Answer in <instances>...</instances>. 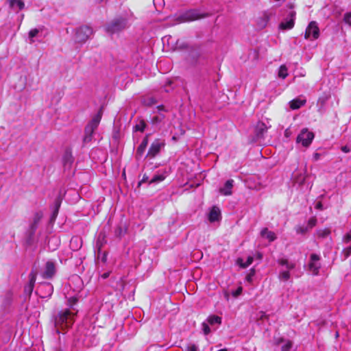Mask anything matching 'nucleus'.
<instances>
[{
	"label": "nucleus",
	"instance_id": "12",
	"mask_svg": "<svg viewBox=\"0 0 351 351\" xmlns=\"http://www.w3.org/2000/svg\"><path fill=\"white\" fill-rule=\"evenodd\" d=\"M296 13L291 10L287 16L279 25V28L282 30L291 29L294 27Z\"/></svg>",
	"mask_w": 351,
	"mask_h": 351
},
{
	"label": "nucleus",
	"instance_id": "22",
	"mask_svg": "<svg viewBox=\"0 0 351 351\" xmlns=\"http://www.w3.org/2000/svg\"><path fill=\"white\" fill-rule=\"evenodd\" d=\"M261 235L263 238L267 239L269 242H272L276 239L275 233L269 230L267 228L261 230Z\"/></svg>",
	"mask_w": 351,
	"mask_h": 351
},
{
	"label": "nucleus",
	"instance_id": "44",
	"mask_svg": "<svg viewBox=\"0 0 351 351\" xmlns=\"http://www.w3.org/2000/svg\"><path fill=\"white\" fill-rule=\"evenodd\" d=\"M60 206V201L59 199H56V208L53 213V215L54 217H56L57 216Z\"/></svg>",
	"mask_w": 351,
	"mask_h": 351
},
{
	"label": "nucleus",
	"instance_id": "32",
	"mask_svg": "<svg viewBox=\"0 0 351 351\" xmlns=\"http://www.w3.org/2000/svg\"><path fill=\"white\" fill-rule=\"evenodd\" d=\"M39 32L40 30L37 28L32 29L29 32V43L32 44L34 42V38L38 35Z\"/></svg>",
	"mask_w": 351,
	"mask_h": 351
},
{
	"label": "nucleus",
	"instance_id": "23",
	"mask_svg": "<svg viewBox=\"0 0 351 351\" xmlns=\"http://www.w3.org/2000/svg\"><path fill=\"white\" fill-rule=\"evenodd\" d=\"M305 103H306L305 99L297 98V99H294L292 101H291L289 102V104H290V108L292 110H296V109L300 108L303 105H304Z\"/></svg>",
	"mask_w": 351,
	"mask_h": 351
},
{
	"label": "nucleus",
	"instance_id": "49",
	"mask_svg": "<svg viewBox=\"0 0 351 351\" xmlns=\"http://www.w3.org/2000/svg\"><path fill=\"white\" fill-rule=\"evenodd\" d=\"M341 151L345 153H348L350 152V149L348 146H343L341 147Z\"/></svg>",
	"mask_w": 351,
	"mask_h": 351
},
{
	"label": "nucleus",
	"instance_id": "26",
	"mask_svg": "<svg viewBox=\"0 0 351 351\" xmlns=\"http://www.w3.org/2000/svg\"><path fill=\"white\" fill-rule=\"evenodd\" d=\"M63 163L65 167H70L73 163V157L70 152H66L64 154Z\"/></svg>",
	"mask_w": 351,
	"mask_h": 351
},
{
	"label": "nucleus",
	"instance_id": "48",
	"mask_svg": "<svg viewBox=\"0 0 351 351\" xmlns=\"http://www.w3.org/2000/svg\"><path fill=\"white\" fill-rule=\"evenodd\" d=\"M80 241V239L78 237H73L71 240V245L73 246L74 243H78Z\"/></svg>",
	"mask_w": 351,
	"mask_h": 351
},
{
	"label": "nucleus",
	"instance_id": "1",
	"mask_svg": "<svg viewBox=\"0 0 351 351\" xmlns=\"http://www.w3.org/2000/svg\"><path fill=\"white\" fill-rule=\"evenodd\" d=\"M75 315L76 314L69 309H64L59 311L54 316L56 332L57 334H60L61 332L64 333L73 324Z\"/></svg>",
	"mask_w": 351,
	"mask_h": 351
},
{
	"label": "nucleus",
	"instance_id": "17",
	"mask_svg": "<svg viewBox=\"0 0 351 351\" xmlns=\"http://www.w3.org/2000/svg\"><path fill=\"white\" fill-rule=\"evenodd\" d=\"M234 184L233 180H228L226 182L223 186L219 189V193L223 195H230Z\"/></svg>",
	"mask_w": 351,
	"mask_h": 351
},
{
	"label": "nucleus",
	"instance_id": "13",
	"mask_svg": "<svg viewBox=\"0 0 351 351\" xmlns=\"http://www.w3.org/2000/svg\"><path fill=\"white\" fill-rule=\"evenodd\" d=\"M319 256L315 254L311 255V260L308 265L309 270L313 273V275H317L319 271L321 265L319 262Z\"/></svg>",
	"mask_w": 351,
	"mask_h": 351
},
{
	"label": "nucleus",
	"instance_id": "35",
	"mask_svg": "<svg viewBox=\"0 0 351 351\" xmlns=\"http://www.w3.org/2000/svg\"><path fill=\"white\" fill-rule=\"evenodd\" d=\"M11 300H12V296H11V294L8 293L4 298H3V306L4 308H6L8 307L10 303H11Z\"/></svg>",
	"mask_w": 351,
	"mask_h": 351
},
{
	"label": "nucleus",
	"instance_id": "30",
	"mask_svg": "<svg viewBox=\"0 0 351 351\" xmlns=\"http://www.w3.org/2000/svg\"><path fill=\"white\" fill-rule=\"evenodd\" d=\"M39 217H36L34 219V221L33 223L31 224L30 226V235H29V237H31L36 232V230L37 228V226H38V221H39Z\"/></svg>",
	"mask_w": 351,
	"mask_h": 351
},
{
	"label": "nucleus",
	"instance_id": "38",
	"mask_svg": "<svg viewBox=\"0 0 351 351\" xmlns=\"http://www.w3.org/2000/svg\"><path fill=\"white\" fill-rule=\"evenodd\" d=\"M308 230H309L308 227L306 226H298L296 228V232L298 234H304L306 233Z\"/></svg>",
	"mask_w": 351,
	"mask_h": 351
},
{
	"label": "nucleus",
	"instance_id": "39",
	"mask_svg": "<svg viewBox=\"0 0 351 351\" xmlns=\"http://www.w3.org/2000/svg\"><path fill=\"white\" fill-rule=\"evenodd\" d=\"M316 223H317V219H316V217H313L310 218L309 220L308 221V224L306 226H308V229L311 230L314 226H316Z\"/></svg>",
	"mask_w": 351,
	"mask_h": 351
},
{
	"label": "nucleus",
	"instance_id": "19",
	"mask_svg": "<svg viewBox=\"0 0 351 351\" xmlns=\"http://www.w3.org/2000/svg\"><path fill=\"white\" fill-rule=\"evenodd\" d=\"M162 41L163 45H165L166 43L169 46V48L171 49H176L177 48L181 47L182 46H178V42L177 41L176 43H174L175 40L174 38L171 36H164L162 38Z\"/></svg>",
	"mask_w": 351,
	"mask_h": 351
},
{
	"label": "nucleus",
	"instance_id": "3",
	"mask_svg": "<svg viewBox=\"0 0 351 351\" xmlns=\"http://www.w3.org/2000/svg\"><path fill=\"white\" fill-rule=\"evenodd\" d=\"M162 106H158V113L151 118V125L154 131L167 132L170 127V121L163 112Z\"/></svg>",
	"mask_w": 351,
	"mask_h": 351
},
{
	"label": "nucleus",
	"instance_id": "27",
	"mask_svg": "<svg viewBox=\"0 0 351 351\" xmlns=\"http://www.w3.org/2000/svg\"><path fill=\"white\" fill-rule=\"evenodd\" d=\"M330 234V230L329 228L319 229L316 232V234L319 238H326Z\"/></svg>",
	"mask_w": 351,
	"mask_h": 351
},
{
	"label": "nucleus",
	"instance_id": "8",
	"mask_svg": "<svg viewBox=\"0 0 351 351\" xmlns=\"http://www.w3.org/2000/svg\"><path fill=\"white\" fill-rule=\"evenodd\" d=\"M278 263L282 266H285L287 270L281 271L279 273L278 278L280 280L287 281L290 278L289 270L295 268V264L292 262H289L287 259L281 258L278 261Z\"/></svg>",
	"mask_w": 351,
	"mask_h": 351
},
{
	"label": "nucleus",
	"instance_id": "15",
	"mask_svg": "<svg viewBox=\"0 0 351 351\" xmlns=\"http://www.w3.org/2000/svg\"><path fill=\"white\" fill-rule=\"evenodd\" d=\"M38 291L40 293L41 298H47L53 293V287L51 283H43L39 286Z\"/></svg>",
	"mask_w": 351,
	"mask_h": 351
},
{
	"label": "nucleus",
	"instance_id": "42",
	"mask_svg": "<svg viewBox=\"0 0 351 351\" xmlns=\"http://www.w3.org/2000/svg\"><path fill=\"white\" fill-rule=\"evenodd\" d=\"M255 275V269L254 268L251 269L250 272L246 276V280L249 282H252L253 280V277Z\"/></svg>",
	"mask_w": 351,
	"mask_h": 351
},
{
	"label": "nucleus",
	"instance_id": "43",
	"mask_svg": "<svg viewBox=\"0 0 351 351\" xmlns=\"http://www.w3.org/2000/svg\"><path fill=\"white\" fill-rule=\"evenodd\" d=\"M292 346V343L290 341H287L282 346V351H289Z\"/></svg>",
	"mask_w": 351,
	"mask_h": 351
},
{
	"label": "nucleus",
	"instance_id": "41",
	"mask_svg": "<svg viewBox=\"0 0 351 351\" xmlns=\"http://www.w3.org/2000/svg\"><path fill=\"white\" fill-rule=\"evenodd\" d=\"M202 329L204 333V335H208L210 332V328L209 327V324L204 322L202 324Z\"/></svg>",
	"mask_w": 351,
	"mask_h": 351
},
{
	"label": "nucleus",
	"instance_id": "45",
	"mask_svg": "<svg viewBox=\"0 0 351 351\" xmlns=\"http://www.w3.org/2000/svg\"><path fill=\"white\" fill-rule=\"evenodd\" d=\"M343 20L346 23L351 25V12L345 14Z\"/></svg>",
	"mask_w": 351,
	"mask_h": 351
},
{
	"label": "nucleus",
	"instance_id": "51",
	"mask_svg": "<svg viewBox=\"0 0 351 351\" xmlns=\"http://www.w3.org/2000/svg\"><path fill=\"white\" fill-rule=\"evenodd\" d=\"M110 273L109 272H105L103 274H101V278L104 279H106L109 277Z\"/></svg>",
	"mask_w": 351,
	"mask_h": 351
},
{
	"label": "nucleus",
	"instance_id": "4",
	"mask_svg": "<svg viewBox=\"0 0 351 351\" xmlns=\"http://www.w3.org/2000/svg\"><path fill=\"white\" fill-rule=\"evenodd\" d=\"M207 14L202 13L198 10H189L176 18V22L174 24L182 22H189L206 16Z\"/></svg>",
	"mask_w": 351,
	"mask_h": 351
},
{
	"label": "nucleus",
	"instance_id": "7",
	"mask_svg": "<svg viewBox=\"0 0 351 351\" xmlns=\"http://www.w3.org/2000/svg\"><path fill=\"white\" fill-rule=\"evenodd\" d=\"M270 126H267L265 123L259 121L257 123L254 132V135L250 139L251 143H259L261 140L264 139L265 134L267 132L268 128Z\"/></svg>",
	"mask_w": 351,
	"mask_h": 351
},
{
	"label": "nucleus",
	"instance_id": "56",
	"mask_svg": "<svg viewBox=\"0 0 351 351\" xmlns=\"http://www.w3.org/2000/svg\"><path fill=\"white\" fill-rule=\"evenodd\" d=\"M258 258H261V254H258Z\"/></svg>",
	"mask_w": 351,
	"mask_h": 351
},
{
	"label": "nucleus",
	"instance_id": "29",
	"mask_svg": "<svg viewBox=\"0 0 351 351\" xmlns=\"http://www.w3.org/2000/svg\"><path fill=\"white\" fill-rule=\"evenodd\" d=\"M126 231H127V228H126L125 226L120 225L116 228L114 233H115L116 237L120 238V237H123V235H125V234L126 233Z\"/></svg>",
	"mask_w": 351,
	"mask_h": 351
},
{
	"label": "nucleus",
	"instance_id": "36",
	"mask_svg": "<svg viewBox=\"0 0 351 351\" xmlns=\"http://www.w3.org/2000/svg\"><path fill=\"white\" fill-rule=\"evenodd\" d=\"M146 128V123L143 120H141L138 123H137L134 129L136 131L143 132Z\"/></svg>",
	"mask_w": 351,
	"mask_h": 351
},
{
	"label": "nucleus",
	"instance_id": "55",
	"mask_svg": "<svg viewBox=\"0 0 351 351\" xmlns=\"http://www.w3.org/2000/svg\"><path fill=\"white\" fill-rule=\"evenodd\" d=\"M77 248H78V246L77 245L75 248H73V250H77Z\"/></svg>",
	"mask_w": 351,
	"mask_h": 351
},
{
	"label": "nucleus",
	"instance_id": "54",
	"mask_svg": "<svg viewBox=\"0 0 351 351\" xmlns=\"http://www.w3.org/2000/svg\"><path fill=\"white\" fill-rule=\"evenodd\" d=\"M75 278L77 280H80V278L79 276H76Z\"/></svg>",
	"mask_w": 351,
	"mask_h": 351
},
{
	"label": "nucleus",
	"instance_id": "28",
	"mask_svg": "<svg viewBox=\"0 0 351 351\" xmlns=\"http://www.w3.org/2000/svg\"><path fill=\"white\" fill-rule=\"evenodd\" d=\"M253 260H254V258L252 256H248L247 258V261L245 263L243 262L242 258H239L237 260V262L241 267L246 268L252 263Z\"/></svg>",
	"mask_w": 351,
	"mask_h": 351
},
{
	"label": "nucleus",
	"instance_id": "14",
	"mask_svg": "<svg viewBox=\"0 0 351 351\" xmlns=\"http://www.w3.org/2000/svg\"><path fill=\"white\" fill-rule=\"evenodd\" d=\"M56 269L55 263L49 261L46 263L44 271L43 272V278L45 279L51 278L56 274Z\"/></svg>",
	"mask_w": 351,
	"mask_h": 351
},
{
	"label": "nucleus",
	"instance_id": "2",
	"mask_svg": "<svg viewBox=\"0 0 351 351\" xmlns=\"http://www.w3.org/2000/svg\"><path fill=\"white\" fill-rule=\"evenodd\" d=\"M131 16V14H125L116 17L106 25V31L108 34H113L125 29L130 25Z\"/></svg>",
	"mask_w": 351,
	"mask_h": 351
},
{
	"label": "nucleus",
	"instance_id": "47",
	"mask_svg": "<svg viewBox=\"0 0 351 351\" xmlns=\"http://www.w3.org/2000/svg\"><path fill=\"white\" fill-rule=\"evenodd\" d=\"M315 208L318 209V210H323L324 207H323L322 203L321 202H317V204L315 205Z\"/></svg>",
	"mask_w": 351,
	"mask_h": 351
},
{
	"label": "nucleus",
	"instance_id": "53",
	"mask_svg": "<svg viewBox=\"0 0 351 351\" xmlns=\"http://www.w3.org/2000/svg\"><path fill=\"white\" fill-rule=\"evenodd\" d=\"M319 156H320V155H319V154H318V153L315 154H314V158H315V160H318V159L319 158Z\"/></svg>",
	"mask_w": 351,
	"mask_h": 351
},
{
	"label": "nucleus",
	"instance_id": "16",
	"mask_svg": "<svg viewBox=\"0 0 351 351\" xmlns=\"http://www.w3.org/2000/svg\"><path fill=\"white\" fill-rule=\"evenodd\" d=\"M169 173V170L165 169L163 170L158 171L156 175L152 178L149 182V184L152 183H159L163 181L166 177L168 176Z\"/></svg>",
	"mask_w": 351,
	"mask_h": 351
},
{
	"label": "nucleus",
	"instance_id": "11",
	"mask_svg": "<svg viewBox=\"0 0 351 351\" xmlns=\"http://www.w3.org/2000/svg\"><path fill=\"white\" fill-rule=\"evenodd\" d=\"M314 138V134L309 132L308 129L304 128L297 137V142L302 143L304 147H308Z\"/></svg>",
	"mask_w": 351,
	"mask_h": 351
},
{
	"label": "nucleus",
	"instance_id": "31",
	"mask_svg": "<svg viewBox=\"0 0 351 351\" xmlns=\"http://www.w3.org/2000/svg\"><path fill=\"white\" fill-rule=\"evenodd\" d=\"M269 20V15L267 13H264L263 16L261 18V21L258 22V25L261 27L266 26L267 22Z\"/></svg>",
	"mask_w": 351,
	"mask_h": 351
},
{
	"label": "nucleus",
	"instance_id": "20",
	"mask_svg": "<svg viewBox=\"0 0 351 351\" xmlns=\"http://www.w3.org/2000/svg\"><path fill=\"white\" fill-rule=\"evenodd\" d=\"M149 136V134H146L145 136L144 137V138L143 139L142 142L138 147V148L136 149V155L137 156H141L144 154L145 149L148 145Z\"/></svg>",
	"mask_w": 351,
	"mask_h": 351
},
{
	"label": "nucleus",
	"instance_id": "25",
	"mask_svg": "<svg viewBox=\"0 0 351 351\" xmlns=\"http://www.w3.org/2000/svg\"><path fill=\"white\" fill-rule=\"evenodd\" d=\"M36 274L31 273L29 276V283L28 286L25 288V292H28L29 294L32 292L34 283L36 282Z\"/></svg>",
	"mask_w": 351,
	"mask_h": 351
},
{
	"label": "nucleus",
	"instance_id": "40",
	"mask_svg": "<svg viewBox=\"0 0 351 351\" xmlns=\"http://www.w3.org/2000/svg\"><path fill=\"white\" fill-rule=\"evenodd\" d=\"M343 242L345 244H351V230L347 232L343 237Z\"/></svg>",
	"mask_w": 351,
	"mask_h": 351
},
{
	"label": "nucleus",
	"instance_id": "6",
	"mask_svg": "<svg viewBox=\"0 0 351 351\" xmlns=\"http://www.w3.org/2000/svg\"><path fill=\"white\" fill-rule=\"evenodd\" d=\"M93 34L92 28L87 25L78 27L75 30V41L77 43H84Z\"/></svg>",
	"mask_w": 351,
	"mask_h": 351
},
{
	"label": "nucleus",
	"instance_id": "50",
	"mask_svg": "<svg viewBox=\"0 0 351 351\" xmlns=\"http://www.w3.org/2000/svg\"><path fill=\"white\" fill-rule=\"evenodd\" d=\"M148 176H147L146 175H144L143 177V179L140 182V184L142 183V182H148Z\"/></svg>",
	"mask_w": 351,
	"mask_h": 351
},
{
	"label": "nucleus",
	"instance_id": "10",
	"mask_svg": "<svg viewBox=\"0 0 351 351\" xmlns=\"http://www.w3.org/2000/svg\"><path fill=\"white\" fill-rule=\"evenodd\" d=\"M165 140L157 138L156 139L151 145L148 152L147 154V157L149 158H154L156 155L159 154L160 150L165 147Z\"/></svg>",
	"mask_w": 351,
	"mask_h": 351
},
{
	"label": "nucleus",
	"instance_id": "46",
	"mask_svg": "<svg viewBox=\"0 0 351 351\" xmlns=\"http://www.w3.org/2000/svg\"><path fill=\"white\" fill-rule=\"evenodd\" d=\"M186 351H197V347L195 344L188 346Z\"/></svg>",
	"mask_w": 351,
	"mask_h": 351
},
{
	"label": "nucleus",
	"instance_id": "21",
	"mask_svg": "<svg viewBox=\"0 0 351 351\" xmlns=\"http://www.w3.org/2000/svg\"><path fill=\"white\" fill-rule=\"evenodd\" d=\"M220 210L219 208L214 206L210 210L208 215V219L210 222L219 221L220 219Z\"/></svg>",
	"mask_w": 351,
	"mask_h": 351
},
{
	"label": "nucleus",
	"instance_id": "52",
	"mask_svg": "<svg viewBox=\"0 0 351 351\" xmlns=\"http://www.w3.org/2000/svg\"><path fill=\"white\" fill-rule=\"evenodd\" d=\"M241 291H242V288L241 287L239 288L237 290V291L235 292L234 295L235 296L239 295L241 293Z\"/></svg>",
	"mask_w": 351,
	"mask_h": 351
},
{
	"label": "nucleus",
	"instance_id": "34",
	"mask_svg": "<svg viewBox=\"0 0 351 351\" xmlns=\"http://www.w3.org/2000/svg\"><path fill=\"white\" fill-rule=\"evenodd\" d=\"M153 3L156 10L160 11L165 5L164 0H153Z\"/></svg>",
	"mask_w": 351,
	"mask_h": 351
},
{
	"label": "nucleus",
	"instance_id": "18",
	"mask_svg": "<svg viewBox=\"0 0 351 351\" xmlns=\"http://www.w3.org/2000/svg\"><path fill=\"white\" fill-rule=\"evenodd\" d=\"M9 5L10 8L14 11L18 12L19 11L23 10L25 7V3L23 0H8Z\"/></svg>",
	"mask_w": 351,
	"mask_h": 351
},
{
	"label": "nucleus",
	"instance_id": "5",
	"mask_svg": "<svg viewBox=\"0 0 351 351\" xmlns=\"http://www.w3.org/2000/svg\"><path fill=\"white\" fill-rule=\"evenodd\" d=\"M101 116L99 113L97 114L93 117V118L91 119V121L87 124V125L85 128V134L84 137V143H88L92 140V136L94 132V131L97 129L100 120H101Z\"/></svg>",
	"mask_w": 351,
	"mask_h": 351
},
{
	"label": "nucleus",
	"instance_id": "37",
	"mask_svg": "<svg viewBox=\"0 0 351 351\" xmlns=\"http://www.w3.org/2000/svg\"><path fill=\"white\" fill-rule=\"evenodd\" d=\"M342 254L344 257V258H347L348 257H349L351 254V243L349 244L347 247H346L343 251H342Z\"/></svg>",
	"mask_w": 351,
	"mask_h": 351
},
{
	"label": "nucleus",
	"instance_id": "24",
	"mask_svg": "<svg viewBox=\"0 0 351 351\" xmlns=\"http://www.w3.org/2000/svg\"><path fill=\"white\" fill-rule=\"evenodd\" d=\"M206 322L212 326L220 325L221 324V317L215 315H210L208 317Z\"/></svg>",
	"mask_w": 351,
	"mask_h": 351
},
{
	"label": "nucleus",
	"instance_id": "9",
	"mask_svg": "<svg viewBox=\"0 0 351 351\" xmlns=\"http://www.w3.org/2000/svg\"><path fill=\"white\" fill-rule=\"evenodd\" d=\"M319 29L317 25V23L315 21H311L309 23L307 26L304 38L306 40H314L319 38Z\"/></svg>",
	"mask_w": 351,
	"mask_h": 351
},
{
	"label": "nucleus",
	"instance_id": "33",
	"mask_svg": "<svg viewBox=\"0 0 351 351\" xmlns=\"http://www.w3.org/2000/svg\"><path fill=\"white\" fill-rule=\"evenodd\" d=\"M287 69L285 65H282L278 71V76L282 79H285L287 76Z\"/></svg>",
	"mask_w": 351,
	"mask_h": 351
}]
</instances>
